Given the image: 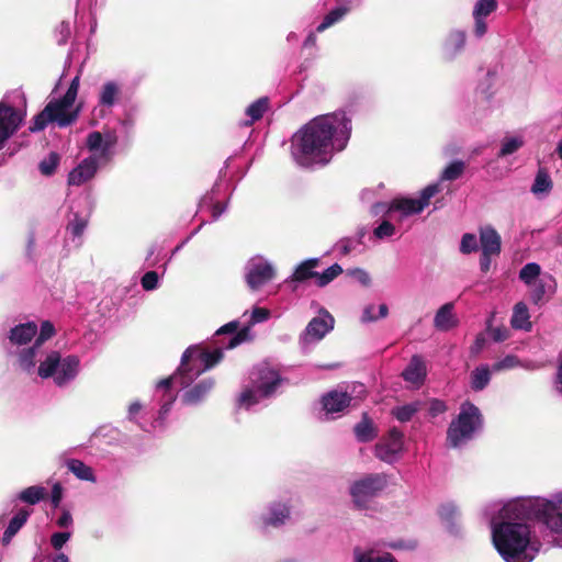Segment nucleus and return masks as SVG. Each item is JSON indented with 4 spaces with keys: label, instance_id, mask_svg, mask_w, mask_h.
Here are the masks:
<instances>
[{
    "label": "nucleus",
    "instance_id": "de8ad7c7",
    "mask_svg": "<svg viewBox=\"0 0 562 562\" xmlns=\"http://www.w3.org/2000/svg\"><path fill=\"white\" fill-rule=\"evenodd\" d=\"M55 335L54 325L49 321H45L41 324V327L35 337V344H38V349H44L43 345L46 340Z\"/></svg>",
    "mask_w": 562,
    "mask_h": 562
},
{
    "label": "nucleus",
    "instance_id": "37998d69",
    "mask_svg": "<svg viewBox=\"0 0 562 562\" xmlns=\"http://www.w3.org/2000/svg\"><path fill=\"white\" fill-rule=\"evenodd\" d=\"M144 414H145L144 406L138 401H135L130 404L128 409H127V419L130 422H134V423L138 424V426L142 429L148 431L149 427L145 423L142 422Z\"/></svg>",
    "mask_w": 562,
    "mask_h": 562
},
{
    "label": "nucleus",
    "instance_id": "13d9d810",
    "mask_svg": "<svg viewBox=\"0 0 562 562\" xmlns=\"http://www.w3.org/2000/svg\"><path fill=\"white\" fill-rule=\"evenodd\" d=\"M446 411H447V405L443 401L437 400V398L430 401L429 414L432 417H436V416L445 413Z\"/></svg>",
    "mask_w": 562,
    "mask_h": 562
},
{
    "label": "nucleus",
    "instance_id": "f8f14e48",
    "mask_svg": "<svg viewBox=\"0 0 562 562\" xmlns=\"http://www.w3.org/2000/svg\"><path fill=\"white\" fill-rule=\"evenodd\" d=\"M291 519V504L286 499H274L251 517L252 527L263 536L281 529Z\"/></svg>",
    "mask_w": 562,
    "mask_h": 562
},
{
    "label": "nucleus",
    "instance_id": "f704fd0d",
    "mask_svg": "<svg viewBox=\"0 0 562 562\" xmlns=\"http://www.w3.org/2000/svg\"><path fill=\"white\" fill-rule=\"evenodd\" d=\"M349 11L350 9L346 5L334 8L324 16L323 21L316 27V32L322 33L336 23L340 22L349 13Z\"/></svg>",
    "mask_w": 562,
    "mask_h": 562
},
{
    "label": "nucleus",
    "instance_id": "e2e57ef3",
    "mask_svg": "<svg viewBox=\"0 0 562 562\" xmlns=\"http://www.w3.org/2000/svg\"><path fill=\"white\" fill-rule=\"evenodd\" d=\"M492 256H497L496 254H484L482 252L480 258V267L483 272L488 271L491 267V258Z\"/></svg>",
    "mask_w": 562,
    "mask_h": 562
},
{
    "label": "nucleus",
    "instance_id": "69168bd1",
    "mask_svg": "<svg viewBox=\"0 0 562 562\" xmlns=\"http://www.w3.org/2000/svg\"><path fill=\"white\" fill-rule=\"evenodd\" d=\"M226 211V205L216 203L212 209L213 220H217Z\"/></svg>",
    "mask_w": 562,
    "mask_h": 562
},
{
    "label": "nucleus",
    "instance_id": "79ce46f5",
    "mask_svg": "<svg viewBox=\"0 0 562 562\" xmlns=\"http://www.w3.org/2000/svg\"><path fill=\"white\" fill-rule=\"evenodd\" d=\"M88 225V216H81L78 213H74L72 218L69 220L67 225L68 233L74 238H80Z\"/></svg>",
    "mask_w": 562,
    "mask_h": 562
},
{
    "label": "nucleus",
    "instance_id": "423d86ee",
    "mask_svg": "<svg viewBox=\"0 0 562 562\" xmlns=\"http://www.w3.org/2000/svg\"><path fill=\"white\" fill-rule=\"evenodd\" d=\"M81 371V360L77 355H65L50 349L41 350V358L37 359L35 370L31 375L36 374L43 380L52 379L57 387L70 385Z\"/></svg>",
    "mask_w": 562,
    "mask_h": 562
},
{
    "label": "nucleus",
    "instance_id": "a878e982",
    "mask_svg": "<svg viewBox=\"0 0 562 562\" xmlns=\"http://www.w3.org/2000/svg\"><path fill=\"white\" fill-rule=\"evenodd\" d=\"M526 144V138L521 133L506 134L499 145L498 158H505L517 153Z\"/></svg>",
    "mask_w": 562,
    "mask_h": 562
},
{
    "label": "nucleus",
    "instance_id": "cd10ccee",
    "mask_svg": "<svg viewBox=\"0 0 562 562\" xmlns=\"http://www.w3.org/2000/svg\"><path fill=\"white\" fill-rule=\"evenodd\" d=\"M510 325L515 329L530 331L532 324L530 322V314L527 305L524 302H518L513 308Z\"/></svg>",
    "mask_w": 562,
    "mask_h": 562
},
{
    "label": "nucleus",
    "instance_id": "393cba45",
    "mask_svg": "<svg viewBox=\"0 0 562 562\" xmlns=\"http://www.w3.org/2000/svg\"><path fill=\"white\" fill-rule=\"evenodd\" d=\"M529 290L532 303L539 304L547 294L554 293L555 280L551 274H544L537 280Z\"/></svg>",
    "mask_w": 562,
    "mask_h": 562
},
{
    "label": "nucleus",
    "instance_id": "aec40b11",
    "mask_svg": "<svg viewBox=\"0 0 562 562\" xmlns=\"http://www.w3.org/2000/svg\"><path fill=\"white\" fill-rule=\"evenodd\" d=\"M467 43V33L463 30L450 31L441 48L442 58L446 61L454 60L464 49Z\"/></svg>",
    "mask_w": 562,
    "mask_h": 562
},
{
    "label": "nucleus",
    "instance_id": "412c9836",
    "mask_svg": "<svg viewBox=\"0 0 562 562\" xmlns=\"http://www.w3.org/2000/svg\"><path fill=\"white\" fill-rule=\"evenodd\" d=\"M403 379L415 387H420L427 376L426 362L419 355H414L402 372Z\"/></svg>",
    "mask_w": 562,
    "mask_h": 562
},
{
    "label": "nucleus",
    "instance_id": "603ef678",
    "mask_svg": "<svg viewBox=\"0 0 562 562\" xmlns=\"http://www.w3.org/2000/svg\"><path fill=\"white\" fill-rule=\"evenodd\" d=\"M56 526L64 530H71L74 528V518L69 509L61 508L58 518L56 519Z\"/></svg>",
    "mask_w": 562,
    "mask_h": 562
},
{
    "label": "nucleus",
    "instance_id": "49530a36",
    "mask_svg": "<svg viewBox=\"0 0 562 562\" xmlns=\"http://www.w3.org/2000/svg\"><path fill=\"white\" fill-rule=\"evenodd\" d=\"M439 515L441 519L449 524L450 528L452 529L454 520H457L460 516V510L453 503H446L441 505Z\"/></svg>",
    "mask_w": 562,
    "mask_h": 562
},
{
    "label": "nucleus",
    "instance_id": "6ab92c4d",
    "mask_svg": "<svg viewBox=\"0 0 562 562\" xmlns=\"http://www.w3.org/2000/svg\"><path fill=\"white\" fill-rule=\"evenodd\" d=\"M497 9V0H477L473 7L474 27L473 33L477 38L487 32L486 18Z\"/></svg>",
    "mask_w": 562,
    "mask_h": 562
},
{
    "label": "nucleus",
    "instance_id": "dca6fc26",
    "mask_svg": "<svg viewBox=\"0 0 562 562\" xmlns=\"http://www.w3.org/2000/svg\"><path fill=\"white\" fill-rule=\"evenodd\" d=\"M334 317L327 311H322L319 316L310 321L300 336L302 347L305 348L310 344L322 340L334 328Z\"/></svg>",
    "mask_w": 562,
    "mask_h": 562
},
{
    "label": "nucleus",
    "instance_id": "2eb2a0df",
    "mask_svg": "<svg viewBox=\"0 0 562 562\" xmlns=\"http://www.w3.org/2000/svg\"><path fill=\"white\" fill-rule=\"evenodd\" d=\"M25 116V112L0 102V149L4 143L19 130Z\"/></svg>",
    "mask_w": 562,
    "mask_h": 562
},
{
    "label": "nucleus",
    "instance_id": "4c0bfd02",
    "mask_svg": "<svg viewBox=\"0 0 562 562\" xmlns=\"http://www.w3.org/2000/svg\"><path fill=\"white\" fill-rule=\"evenodd\" d=\"M540 274H541V267L536 262H529L520 269L519 279L528 288H531L532 284L541 278Z\"/></svg>",
    "mask_w": 562,
    "mask_h": 562
},
{
    "label": "nucleus",
    "instance_id": "a211bd4d",
    "mask_svg": "<svg viewBox=\"0 0 562 562\" xmlns=\"http://www.w3.org/2000/svg\"><path fill=\"white\" fill-rule=\"evenodd\" d=\"M270 317V311L265 307H254L250 313V319L248 322V326L238 330L235 336L229 337L228 342L223 347V349H233L240 344L248 341L251 339L250 327L263 323L268 321Z\"/></svg>",
    "mask_w": 562,
    "mask_h": 562
},
{
    "label": "nucleus",
    "instance_id": "39448f33",
    "mask_svg": "<svg viewBox=\"0 0 562 562\" xmlns=\"http://www.w3.org/2000/svg\"><path fill=\"white\" fill-rule=\"evenodd\" d=\"M37 331L36 323H21L10 328L3 341L7 356L13 358L14 364L26 374H32L41 358L42 349L34 341Z\"/></svg>",
    "mask_w": 562,
    "mask_h": 562
},
{
    "label": "nucleus",
    "instance_id": "a19ab883",
    "mask_svg": "<svg viewBox=\"0 0 562 562\" xmlns=\"http://www.w3.org/2000/svg\"><path fill=\"white\" fill-rule=\"evenodd\" d=\"M419 411V403L414 402L409 404H405L403 406H397L392 409V415L400 420L401 423L408 422L413 418V416Z\"/></svg>",
    "mask_w": 562,
    "mask_h": 562
},
{
    "label": "nucleus",
    "instance_id": "4d7b16f0",
    "mask_svg": "<svg viewBox=\"0 0 562 562\" xmlns=\"http://www.w3.org/2000/svg\"><path fill=\"white\" fill-rule=\"evenodd\" d=\"M63 499V486L59 482H56L52 487L50 502L53 507L57 508Z\"/></svg>",
    "mask_w": 562,
    "mask_h": 562
},
{
    "label": "nucleus",
    "instance_id": "7c9ffc66",
    "mask_svg": "<svg viewBox=\"0 0 562 562\" xmlns=\"http://www.w3.org/2000/svg\"><path fill=\"white\" fill-rule=\"evenodd\" d=\"M553 188L552 180L548 171L543 168H540L535 177V181L531 186V192L538 196L542 198L548 195Z\"/></svg>",
    "mask_w": 562,
    "mask_h": 562
},
{
    "label": "nucleus",
    "instance_id": "ddd939ff",
    "mask_svg": "<svg viewBox=\"0 0 562 562\" xmlns=\"http://www.w3.org/2000/svg\"><path fill=\"white\" fill-rule=\"evenodd\" d=\"M277 276L274 265L257 255L251 257L244 267V279L250 291L256 292L270 283Z\"/></svg>",
    "mask_w": 562,
    "mask_h": 562
},
{
    "label": "nucleus",
    "instance_id": "2f4dec72",
    "mask_svg": "<svg viewBox=\"0 0 562 562\" xmlns=\"http://www.w3.org/2000/svg\"><path fill=\"white\" fill-rule=\"evenodd\" d=\"M269 108V99L262 97L250 103L245 111L248 120L243 123L245 126H250L255 122L259 121Z\"/></svg>",
    "mask_w": 562,
    "mask_h": 562
},
{
    "label": "nucleus",
    "instance_id": "5fc2aeb1",
    "mask_svg": "<svg viewBox=\"0 0 562 562\" xmlns=\"http://www.w3.org/2000/svg\"><path fill=\"white\" fill-rule=\"evenodd\" d=\"M159 277L156 271L146 272L140 280V284L145 291H153L158 288Z\"/></svg>",
    "mask_w": 562,
    "mask_h": 562
},
{
    "label": "nucleus",
    "instance_id": "b1692460",
    "mask_svg": "<svg viewBox=\"0 0 562 562\" xmlns=\"http://www.w3.org/2000/svg\"><path fill=\"white\" fill-rule=\"evenodd\" d=\"M482 252L499 255L502 248L501 235L491 225L482 226L479 229Z\"/></svg>",
    "mask_w": 562,
    "mask_h": 562
},
{
    "label": "nucleus",
    "instance_id": "680f3d73",
    "mask_svg": "<svg viewBox=\"0 0 562 562\" xmlns=\"http://www.w3.org/2000/svg\"><path fill=\"white\" fill-rule=\"evenodd\" d=\"M494 77H495L494 74L488 71L486 74L485 80L479 87L482 90V92L485 93L487 97H490L492 94V92H490V89L493 86Z\"/></svg>",
    "mask_w": 562,
    "mask_h": 562
},
{
    "label": "nucleus",
    "instance_id": "ea45409f",
    "mask_svg": "<svg viewBox=\"0 0 562 562\" xmlns=\"http://www.w3.org/2000/svg\"><path fill=\"white\" fill-rule=\"evenodd\" d=\"M342 273V268L338 263H334L328 267L322 273L316 272L315 283L319 288H324L329 284L333 280H335L338 276Z\"/></svg>",
    "mask_w": 562,
    "mask_h": 562
},
{
    "label": "nucleus",
    "instance_id": "4468645a",
    "mask_svg": "<svg viewBox=\"0 0 562 562\" xmlns=\"http://www.w3.org/2000/svg\"><path fill=\"white\" fill-rule=\"evenodd\" d=\"M98 102L93 109V115L105 117L112 113L113 108L122 97V85L116 80L104 81L98 91Z\"/></svg>",
    "mask_w": 562,
    "mask_h": 562
},
{
    "label": "nucleus",
    "instance_id": "6e6d98bb",
    "mask_svg": "<svg viewBox=\"0 0 562 562\" xmlns=\"http://www.w3.org/2000/svg\"><path fill=\"white\" fill-rule=\"evenodd\" d=\"M347 274L353 278L357 282H359L363 286H369L371 283L370 274L361 268L349 269Z\"/></svg>",
    "mask_w": 562,
    "mask_h": 562
},
{
    "label": "nucleus",
    "instance_id": "3c124183",
    "mask_svg": "<svg viewBox=\"0 0 562 562\" xmlns=\"http://www.w3.org/2000/svg\"><path fill=\"white\" fill-rule=\"evenodd\" d=\"M72 536L71 530H64L59 532H54L50 536L49 542L54 550L59 551L69 541Z\"/></svg>",
    "mask_w": 562,
    "mask_h": 562
},
{
    "label": "nucleus",
    "instance_id": "20e7f679",
    "mask_svg": "<svg viewBox=\"0 0 562 562\" xmlns=\"http://www.w3.org/2000/svg\"><path fill=\"white\" fill-rule=\"evenodd\" d=\"M116 144L117 135L115 131L89 133L86 138V147L91 154L68 173V186L80 187L92 180L99 168L112 159Z\"/></svg>",
    "mask_w": 562,
    "mask_h": 562
},
{
    "label": "nucleus",
    "instance_id": "58836bf2",
    "mask_svg": "<svg viewBox=\"0 0 562 562\" xmlns=\"http://www.w3.org/2000/svg\"><path fill=\"white\" fill-rule=\"evenodd\" d=\"M355 434L357 439L361 442L371 441L376 437V431L374 430L372 423L367 418H363L356 425Z\"/></svg>",
    "mask_w": 562,
    "mask_h": 562
},
{
    "label": "nucleus",
    "instance_id": "a18cd8bd",
    "mask_svg": "<svg viewBox=\"0 0 562 562\" xmlns=\"http://www.w3.org/2000/svg\"><path fill=\"white\" fill-rule=\"evenodd\" d=\"M59 156L56 153H50L46 158H44L40 165V171L44 176H52L55 173L58 165H59Z\"/></svg>",
    "mask_w": 562,
    "mask_h": 562
},
{
    "label": "nucleus",
    "instance_id": "338daca9",
    "mask_svg": "<svg viewBox=\"0 0 562 562\" xmlns=\"http://www.w3.org/2000/svg\"><path fill=\"white\" fill-rule=\"evenodd\" d=\"M392 549H413L415 548V542L411 541L409 543H404L403 541L391 542L387 544Z\"/></svg>",
    "mask_w": 562,
    "mask_h": 562
},
{
    "label": "nucleus",
    "instance_id": "6e6552de",
    "mask_svg": "<svg viewBox=\"0 0 562 562\" xmlns=\"http://www.w3.org/2000/svg\"><path fill=\"white\" fill-rule=\"evenodd\" d=\"M482 427L480 409L471 402L460 406L458 416L452 419L447 430V442L452 448H460L473 439Z\"/></svg>",
    "mask_w": 562,
    "mask_h": 562
},
{
    "label": "nucleus",
    "instance_id": "4be33fe9",
    "mask_svg": "<svg viewBox=\"0 0 562 562\" xmlns=\"http://www.w3.org/2000/svg\"><path fill=\"white\" fill-rule=\"evenodd\" d=\"M350 401L351 398L346 392L330 391L322 397L323 411L327 418H335V414H339L347 408Z\"/></svg>",
    "mask_w": 562,
    "mask_h": 562
},
{
    "label": "nucleus",
    "instance_id": "72a5a7b5",
    "mask_svg": "<svg viewBox=\"0 0 562 562\" xmlns=\"http://www.w3.org/2000/svg\"><path fill=\"white\" fill-rule=\"evenodd\" d=\"M491 372L487 364L476 367L470 375L471 389L475 392L484 390L491 381Z\"/></svg>",
    "mask_w": 562,
    "mask_h": 562
},
{
    "label": "nucleus",
    "instance_id": "5701e85b",
    "mask_svg": "<svg viewBox=\"0 0 562 562\" xmlns=\"http://www.w3.org/2000/svg\"><path fill=\"white\" fill-rule=\"evenodd\" d=\"M453 310L454 305L451 302L439 307L434 317V326L437 330L448 331L458 326L459 319Z\"/></svg>",
    "mask_w": 562,
    "mask_h": 562
},
{
    "label": "nucleus",
    "instance_id": "473e14b6",
    "mask_svg": "<svg viewBox=\"0 0 562 562\" xmlns=\"http://www.w3.org/2000/svg\"><path fill=\"white\" fill-rule=\"evenodd\" d=\"M30 516V512L26 509H20L10 520L3 537L2 541L4 544H8L11 539L18 533V531L24 526Z\"/></svg>",
    "mask_w": 562,
    "mask_h": 562
},
{
    "label": "nucleus",
    "instance_id": "c9c22d12",
    "mask_svg": "<svg viewBox=\"0 0 562 562\" xmlns=\"http://www.w3.org/2000/svg\"><path fill=\"white\" fill-rule=\"evenodd\" d=\"M47 496V490L40 485H32L22 490L18 498L29 505H36Z\"/></svg>",
    "mask_w": 562,
    "mask_h": 562
},
{
    "label": "nucleus",
    "instance_id": "f3484780",
    "mask_svg": "<svg viewBox=\"0 0 562 562\" xmlns=\"http://www.w3.org/2000/svg\"><path fill=\"white\" fill-rule=\"evenodd\" d=\"M403 432L396 428L389 431L386 438L375 446V457L386 463L395 462L404 447Z\"/></svg>",
    "mask_w": 562,
    "mask_h": 562
},
{
    "label": "nucleus",
    "instance_id": "e433bc0d",
    "mask_svg": "<svg viewBox=\"0 0 562 562\" xmlns=\"http://www.w3.org/2000/svg\"><path fill=\"white\" fill-rule=\"evenodd\" d=\"M387 314L389 307L386 304H381L378 308L373 304H368L362 310L360 322L362 324L373 323L381 318H385Z\"/></svg>",
    "mask_w": 562,
    "mask_h": 562
},
{
    "label": "nucleus",
    "instance_id": "c756f323",
    "mask_svg": "<svg viewBox=\"0 0 562 562\" xmlns=\"http://www.w3.org/2000/svg\"><path fill=\"white\" fill-rule=\"evenodd\" d=\"M355 562H396L390 553L380 554L373 549L357 547L353 550Z\"/></svg>",
    "mask_w": 562,
    "mask_h": 562
},
{
    "label": "nucleus",
    "instance_id": "c03bdc74",
    "mask_svg": "<svg viewBox=\"0 0 562 562\" xmlns=\"http://www.w3.org/2000/svg\"><path fill=\"white\" fill-rule=\"evenodd\" d=\"M465 165L461 160H454L450 165H448L441 173L440 180L442 181H453L459 179L463 171Z\"/></svg>",
    "mask_w": 562,
    "mask_h": 562
},
{
    "label": "nucleus",
    "instance_id": "0e129e2a",
    "mask_svg": "<svg viewBox=\"0 0 562 562\" xmlns=\"http://www.w3.org/2000/svg\"><path fill=\"white\" fill-rule=\"evenodd\" d=\"M485 341L486 340H485V337L483 335L476 336V338L474 340V344L471 347V352L473 355L479 353L483 349V347L485 345Z\"/></svg>",
    "mask_w": 562,
    "mask_h": 562
},
{
    "label": "nucleus",
    "instance_id": "1a4fd4ad",
    "mask_svg": "<svg viewBox=\"0 0 562 562\" xmlns=\"http://www.w3.org/2000/svg\"><path fill=\"white\" fill-rule=\"evenodd\" d=\"M75 102V100H67L65 94L61 98L52 99L43 111L35 116L30 131H43L48 123H55L58 127H67L74 124L81 111V105H76Z\"/></svg>",
    "mask_w": 562,
    "mask_h": 562
},
{
    "label": "nucleus",
    "instance_id": "09e8293b",
    "mask_svg": "<svg viewBox=\"0 0 562 562\" xmlns=\"http://www.w3.org/2000/svg\"><path fill=\"white\" fill-rule=\"evenodd\" d=\"M479 249L477 238L472 233L463 234L460 243V251L463 255H469Z\"/></svg>",
    "mask_w": 562,
    "mask_h": 562
},
{
    "label": "nucleus",
    "instance_id": "f257e3e1",
    "mask_svg": "<svg viewBox=\"0 0 562 562\" xmlns=\"http://www.w3.org/2000/svg\"><path fill=\"white\" fill-rule=\"evenodd\" d=\"M483 514L490 521L493 543L506 562H531L539 552L541 544L531 536L530 519L541 522L553 544L562 548V492L548 498L493 502Z\"/></svg>",
    "mask_w": 562,
    "mask_h": 562
},
{
    "label": "nucleus",
    "instance_id": "864d4df0",
    "mask_svg": "<svg viewBox=\"0 0 562 562\" xmlns=\"http://www.w3.org/2000/svg\"><path fill=\"white\" fill-rule=\"evenodd\" d=\"M373 234L379 239L392 237L395 234V226L389 221H383L378 227L374 228Z\"/></svg>",
    "mask_w": 562,
    "mask_h": 562
},
{
    "label": "nucleus",
    "instance_id": "9d476101",
    "mask_svg": "<svg viewBox=\"0 0 562 562\" xmlns=\"http://www.w3.org/2000/svg\"><path fill=\"white\" fill-rule=\"evenodd\" d=\"M387 486V476L384 473L367 474L349 486V494L353 506L370 515L376 509L374 498L378 497Z\"/></svg>",
    "mask_w": 562,
    "mask_h": 562
},
{
    "label": "nucleus",
    "instance_id": "7ed1b4c3",
    "mask_svg": "<svg viewBox=\"0 0 562 562\" xmlns=\"http://www.w3.org/2000/svg\"><path fill=\"white\" fill-rule=\"evenodd\" d=\"M351 134V119L344 111L319 115L291 137V157L302 168L327 165L346 148Z\"/></svg>",
    "mask_w": 562,
    "mask_h": 562
},
{
    "label": "nucleus",
    "instance_id": "8fccbe9b",
    "mask_svg": "<svg viewBox=\"0 0 562 562\" xmlns=\"http://www.w3.org/2000/svg\"><path fill=\"white\" fill-rule=\"evenodd\" d=\"M519 366H520L519 359L516 356L508 355L505 358L496 361L492 366V371L501 372V371H504V370H509V369L517 368Z\"/></svg>",
    "mask_w": 562,
    "mask_h": 562
},
{
    "label": "nucleus",
    "instance_id": "bf43d9fd",
    "mask_svg": "<svg viewBox=\"0 0 562 562\" xmlns=\"http://www.w3.org/2000/svg\"><path fill=\"white\" fill-rule=\"evenodd\" d=\"M80 86V76L77 75L70 82L65 95L67 100H75L77 99L78 91Z\"/></svg>",
    "mask_w": 562,
    "mask_h": 562
},
{
    "label": "nucleus",
    "instance_id": "f03ea898",
    "mask_svg": "<svg viewBox=\"0 0 562 562\" xmlns=\"http://www.w3.org/2000/svg\"><path fill=\"white\" fill-rule=\"evenodd\" d=\"M223 358V348L206 351L200 346H190L182 355L181 363L175 374L159 381L154 392V401L159 405L158 415L150 424L151 428L161 427L177 400V387L183 392L181 402L188 406L201 404L215 385L213 378L194 381L206 370L213 368Z\"/></svg>",
    "mask_w": 562,
    "mask_h": 562
},
{
    "label": "nucleus",
    "instance_id": "bb28decb",
    "mask_svg": "<svg viewBox=\"0 0 562 562\" xmlns=\"http://www.w3.org/2000/svg\"><path fill=\"white\" fill-rule=\"evenodd\" d=\"M319 265L318 258H310L296 266L293 273L290 276V278L286 281L292 282H304L311 278H316V271H314L315 268H317Z\"/></svg>",
    "mask_w": 562,
    "mask_h": 562
},
{
    "label": "nucleus",
    "instance_id": "052dcab7",
    "mask_svg": "<svg viewBox=\"0 0 562 562\" xmlns=\"http://www.w3.org/2000/svg\"><path fill=\"white\" fill-rule=\"evenodd\" d=\"M238 326H239V323L237 321H232V322L225 324L224 326H222L220 329H217L216 335L222 336L225 334H231V335L235 336L238 333L237 331Z\"/></svg>",
    "mask_w": 562,
    "mask_h": 562
},
{
    "label": "nucleus",
    "instance_id": "0eeeda50",
    "mask_svg": "<svg viewBox=\"0 0 562 562\" xmlns=\"http://www.w3.org/2000/svg\"><path fill=\"white\" fill-rule=\"evenodd\" d=\"M281 382L279 373L268 366L256 367L250 373V383L238 396L239 408L251 409L272 396Z\"/></svg>",
    "mask_w": 562,
    "mask_h": 562
},
{
    "label": "nucleus",
    "instance_id": "774afa93",
    "mask_svg": "<svg viewBox=\"0 0 562 562\" xmlns=\"http://www.w3.org/2000/svg\"><path fill=\"white\" fill-rule=\"evenodd\" d=\"M315 44H316V34H315L314 32H311V33L306 36V38H305V41H304V43H303V47H304V48L312 47V46H314Z\"/></svg>",
    "mask_w": 562,
    "mask_h": 562
},
{
    "label": "nucleus",
    "instance_id": "9b49d317",
    "mask_svg": "<svg viewBox=\"0 0 562 562\" xmlns=\"http://www.w3.org/2000/svg\"><path fill=\"white\" fill-rule=\"evenodd\" d=\"M440 191L439 183H432L424 188L418 198L394 199L391 203L378 202L371 206V214L374 216L381 214H391L398 212L402 217L419 214L428 206L430 199Z\"/></svg>",
    "mask_w": 562,
    "mask_h": 562
},
{
    "label": "nucleus",
    "instance_id": "c85d7f7f",
    "mask_svg": "<svg viewBox=\"0 0 562 562\" xmlns=\"http://www.w3.org/2000/svg\"><path fill=\"white\" fill-rule=\"evenodd\" d=\"M69 472H71L78 480L90 483L97 482V476L91 467L78 459H68L65 462Z\"/></svg>",
    "mask_w": 562,
    "mask_h": 562
}]
</instances>
